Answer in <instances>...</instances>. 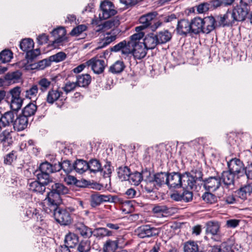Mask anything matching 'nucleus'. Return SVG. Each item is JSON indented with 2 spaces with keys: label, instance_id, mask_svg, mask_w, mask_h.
<instances>
[{
  "label": "nucleus",
  "instance_id": "obj_1",
  "mask_svg": "<svg viewBox=\"0 0 252 252\" xmlns=\"http://www.w3.org/2000/svg\"><path fill=\"white\" fill-rule=\"evenodd\" d=\"M49 185L50 191L47 193L43 202V206L54 209L57 205L62 203L61 196L68 193L69 190L64 185L60 183L52 182Z\"/></svg>",
  "mask_w": 252,
  "mask_h": 252
},
{
  "label": "nucleus",
  "instance_id": "obj_2",
  "mask_svg": "<svg viewBox=\"0 0 252 252\" xmlns=\"http://www.w3.org/2000/svg\"><path fill=\"white\" fill-rule=\"evenodd\" d=\"M60 205H57L54 209H50L46 206H43V209L47 214L53 216L55 220L62 225H68L71 224L73 221L71 215L68 213L66 210L59 207Z\"/></svg>",
  "mask_w": 252,
  "mask_h": 252
},
{
  "label": "nucleus",
  "instance_id": "obj_3",
  "mask_svg": "<svg viewBox=\"0 0 252 252\" xmlns=\"http://www.w3.org/2000/svg\"><path fill=\"white\" fill-rule=\"evenodd\" d=\"M235 22L244 21L251 10L249 6V0H240L238 4L230 10Z\"/></svg>",
  "mask_w": 252,
  "mask_h": 252
},
{
  "label": "nucleus",
  "instance_id": "obj_4",
  "mask_svg": "<svg viewBox=\"0 0 252 252\" xmlns=\"http://www.w3.org/2000/svg\"><path fill=\"white\" fill-rule=\"evenodd\" d=\"M229 170L237 178L244 176L245 167L240 159L234 158L227 162Z\"/></svg>",
  "mask_w": 252,
  "mask_h": 252
},
{
  "label": "nucleus",
  "instance_id": "obj_5",
  "mask_svg": "<svg viewBox=\"0 0 252 252\" xmlns=\"http://www.w3.org/2000/svg\"><path fill=\"white\" fill-rule=\"evenodd\" d=\"M135 232L139 238H145L158 235L159 231L157 228L149 225H144L138 227Z\"/></svg>",
  "mask_w": 252,
  "mask_h": 252
},
{
  "label": "nucleus",
  "instance_id": "obj_6",
  "mask_svg": "<svg viewBox=\"0 0 252 252\" xmlns=\"http://www.w3.org/2000/svg\"><path fill=\"white\" fill-rule=\"evenodd\" d=\"M86 63L87 66L91 67L94 73L97 74L102 73L106 66L104 60L97 56L91 58Z\"/></svg>",
  "mask_w": 252,
  "mask_h": 252
},
{
  "label": "nucleus",
  "instance_id": "obj_7",
  "mask_svg": "<svg viewBox=\"0 0 252 252\" xmlns=\"http://www.w3.org/2000/svg\"><path fill=\"white\" fill-rule=\"evenodd\" d=\"M183 174L179 172L168 173L166 185L169 189H179L183 186Z\"/></svg>",
  "mask_w": 252,
  "mask_h": 252
},
{
  "label": "nucleus",
  "instance_id": "obj_8",
  "mask_svg": "<svg viewBox=\"0 0 252 252\" xmlns=\"http://www.w3.org/2000/svg\"><path fill=\"white\" fill-rule=\"evenodd\" d=\"M216 20L219 27L232 26L235 22L229 9H228L225 14L217 16Z\"/></svg>",
  "mask_w": 252,
  "mask_h": 252
},
{
  "label": "nucleus",
  "instance_id": "obj_9",
  "mask_svg": "<svg viewBox=\"0 0 252 252\" xmlns=\"http://www.w3.org/2000/svg\"><path fill=\"white\" fill-rule=\"evenodd\" d=\"M15 114L12 111H9L1 114L0 126L3 129H12Z\"/></svg>",
  "mask_w": 252,
  "mask_h": 252
},
{
  "label": "nucleus",
  "instance_id": "obj_10",
  "mask_svg": "<svg viewBox=\"0 0 252 252\" xmlns=\"http://www.w3.org/2000/svg\"><path fill=\"white\" fill-rule=\"evenodd\" d=\"M113 4L112 2L104 0L100 4V7L102 11L101 14L99 13V16L100 19H106L117 13V11L112 8Z\"/></svg>",
  "mask_w": 252,
  "mask_h": 252
},
{
  "label": "nucleus",
  "instance_id": "obj_11",
  "mask_svg": "<svg viewBox=\"0 0 252 252\" xmlns=\"http://www.w3.org/2000/svg\"><path fill=\"white\" fill-rule=\"evenodd\" d=\"M52 35L55 37V39L52 41L51 45L57 48L58 46L62 45L63 42L65 39L66 30L63 27H58L54 29L51 32Z\"/></svg>",
  "mask_w": 252,
  "mask_h": 252
},
{
  "label": "nucleus",
  "instance_id": "obj_12",
  "mask_svg": "<svg viewBox=\"0 0 252 252\" xmlns=\"http://www.w3.org/2000/svg\"><path fill=\"white\" fill-rule=\"evenodd\" d=\"M176 30L177 33L180 35L186 36L188 34H192L190 22L187 19L178 21Z\"/></svg>",
  "mask_w": 252,
  "mask_h": 252
},
{
  "label": "nucleus",
  "instance_id": "obj_13",
  "mask_svg": "<svg viewBox=\"0 0 252 252\" xmlns=\"http://www.w3.org/2000/svg\"><path fill=\"white\" fill-rule=\"evenodd\" d=\"M132 46H130L131 51H130V54H132L135 59L140 60L144 58L147 55V49L143 43L134 44L131 43Z\"/></svg>",
  "mask_w": 252,
  "mask_h": 252
},
{
  "label": "nucleus",
  "instance_id": "obj_14",
  "mask_svg": "<svg viewBox=\"0 0 252 252\" xmlns=\"http://www.w3.org/2000/svg\"><path fill=\"white\" fill-rule=\"evenodd\" d=\"M203 33L209 34L216 27H218L217 23L213 16H207L202 18Z\"/></svg>",
  "mask_w": 252,
  "mask_h": 252
},
{
  "label": "nucleus",
  "instance_id": "obj_15",
  "mask_svg": "<svg viewBox=\"0 0 252 252\" xmlns=\"http://www.w3.org/2000/svg\"><path fill=\"white\" fill-rule=\"evenodd\" d=\"M150 175V172L147 170V169L143 170L142 173L136 171L133 173H130L127 180L131 184L137 186L142 181L144 177L147 179Z\"/></svg>",
  "mask_w": 252,
  "mask_h": 252
},
{
  "label": "nucleus",
  "instance_id": "obj_16",
  "mask_svg": "<svg viewBox=\"0 0 252 252\" xmlns=\"http://www.w3.org/2000/svg\"><path fill=\"white\" fill-rule=\"evenodd\" d=\"M28 119L22 115L15 116L12 128L13 131H21L27 127Z\"/></svg>",
  "mask_w": 252,
  "mask_h": 252
},
{
  "label": "nucleus",
  "instance_id": "obj_17",
  "mask_svg": "<svg viewBox=\"0 0 252 252\" xmlns=\"http://www.w3.org/2000/svg\"><path fill=\"white\" fill-rule=\"evenodd\" d=\"M204 186L206 190L214 191L218 189L220 185V177H210L203 180Z\"/></svg>",
  "mask_w": 252,
  "mask_h": 252
},
{
  "label": "nucleus",
  "instance_id": "obj_18",
  "mask_svg": "<svg viewBox=\"0 0 252 252\" xmlns=\"http://www.w3.org/2000/svg\"><path fill=\"white\" fill-rule=\"evenodd\" d=\"M111 195L100 194L98 192H94L90 196V204L92 207H95L104 202L110 201Z\"/></svg>",
  "mask_w": 252,
  "mask_h": 252
},
{
  "label": "nucleus",
  "instance_id": "obj_19",
  "mask_svg": "<svg viewBox=\"0 0 252 252\" xmlns=\"http://www.w3.org/2000/svg\"><path fill=\"white\" fill-rule=\"evenodd\" d=\"M168 173L159 172L154 174L153 177H148L145 180L149 182V183H153L154 186H155L154 183L159 187H161L163 184L166 185L167 180Z\"/></svg>",
  "mask_w": 252,
  "mask_h": 252
},
{
  "label": "nucleus",
  "instance_id": "obj_20",
  "mask_svg": "<svg viewBox=\"0 0 252 252\" xmlns=\"http://www.w3.org/2000/svg\"><path fill=\"white\" fill-rule=\"evenodd\" d=\"M130 46H132L131 43H127V41L124 40L111 47L110 50L114 52L121 51L122 54L127 55L130 54V51H131Z\"/></svg>",
  "mask_w": 252,
  "mask_h": 252
},
{
  "label": "nucleus",
  "instance_id": "obj_21",
  "mask_svg": "<svg viewBox=\"0 0 252 252\" xmlns=\"http://www.w3.org/2000/svg\"><path fill=\"white\" fill-rule=\"evenodd\" d=\"M75 230L76 233L85 238H90L93 235L92 229L82 222L76 223L75 225Z\"/></svg>",
  "mask_w": 252,
  "mask_h": 252
},
{
  "label": "nucleus",
  "instance_id": "obj_22",
  "mask_svg": "<svg viewBox=\"0 0 252 252\" xmlns=\"http://www.w3.org/2000/svg\"><path fill=\"white\" fill-rule=\"evenodd\" d=\"M21 73L19 71L8 72L4 76V78H0V85L2 86L4 83H14L20 78Z\"/></svg>",
  "mask_w": 252,
  "mask_h": 252
},
{
  "label": "nucleus",
  "instance_id": "obj_23",
  "mask_svg": "<svg viewBox=\"0 0 252 252\" xmlns=\"http://www.w3.org/2000/svg\"><path fill=\"white\" fill-rule=\"evenodd\" d=\"M63 93L59 89H52L49 91L46 96V102L50 104H53L58 100L62 96Z\"/></svg>",
  "mask_w": 252,
  "mask_h": 252
},
{
  "label": "nucleus",
  "instance_id": "obj_24",
  "mask_svg": "<svg viewBox=\"0 0 252 252\" xmlns=\"http://www.w3.org/2000/svg\"><path fill=\"white\" fill-rule=\"evenodd\" d=\"M192 34H199L203 33L202 18L196 17L190 21Z\"/></svg>",
  "mask_w": 252,
  "mask_h": 252
},
{
  "label": "nucleus",
  "instance_id": "obj_25",
  "mask_svg": "<svg viewBox=\"0 0 252 252\" xmlns=\"http://www.w3.org/2000/svg\"><path fill=\"white\" fill-rule=\"evenodd\" d=\"M0 133V142L5 146H11L13 143L11 133L13 132L12 129H5Z\"/></svg>",
  "mask_w": 252,
  "mask_h": 252
},
{
  "label": "nucleus",
  "instance_id": "obj_26",
  "mask_svg": "<svg viewBox=\"0 0 252 252\" xmlns=\"http://www.w3.org/2000/svg\"><path fill=\"white\" fill-rule=\"evenodd\" d=\"M144 45L147 49H154L158 44L155 34L151 33L147 34L144 39Z\"/></svg>",
  "mask_w": 252,
  "mask_h": 252
},
{
  "label": "nucleus",
  "instance_id": "obj_27",
  "mask_svg": "<svg viewBox=\"0 0 252 252\" xmlns=\"http://www.w3.org/2000/svg\"><path fill=\"white\" fill-rule=\"evenodd\" d=\"M55 167H56L55 170H57V172L63 169L66 174H68L74 170V163L72 164L70 160H65L63 162L55 163Z\"/></svg>",
  "mask_w": 252,
  "mask_h": 252
},
{
  "label": "nucleus",
  "instance_id": "obj_28",
  "mask_svg": "<svg viewBox=\"0 0 252 252\" xmlns=\"http://www.w3.org/2000/svg\"><path fill=\"white\" fill-rule=\"evenodd\" d=\"M79 242L78 236L73 233L69 232L67 234L64 238V246H66L68 248H73Z\"/></svg>",
  "mask_w": 252,
  "mask_h": 252
},
{
  "label": "nucleus",
  "instance_id": "obj_29",
  "mask_svg": "<svg viewBox=\"0 0 252 252\" xmlns=\"http://www.w3.org/2000/svg\"><path fill=\"white\" fill-rule=\"evenodd\" d=\"M236 176L229 170L228 171H223L221 176L220 177L223 184L227 186H233L234 185V177Z\"/></svg>",
  "mask_w": 252,
  "mask_h": 252
},
{
  "label": "nucleus",
  "instance_id": "obj_30",
  "mask_svg": "<svg viewBox=\"0 0 252 252\" xmlns=\"http://www.w3.org/2000/svg\"><path fill=\"white\" fill-rule=\"evenodd\" d=\"M38 182L46 186L53 182V178L50 174L36 170L34 173Z\"/></svg>",
  "mask_w": 252,
  "mask_h": 252
},
{
  "label": "nucleus",
  "instance_id": "obj_31",
  "mask_svg": "<svg viewBox=\"0 0 252 252\" xmlns=\"http://www.w3.org/2000/svg\"><path fill=\"white\" fill-rule=\"evenodd\" d=\"M123 241V238L119 239L117 240L112 241L111 240H108L105 242L104 247L103 251L104 252H114L119 247V244L121 243V242Z\"/></svg>",
  "mask_w": 252,
  "mask_h": 252
},
{
  "label": "nucleus",
  "instance_id": "obj_32",
  "mask_svg": "<svg viewBox=\"0 0 252 252\" xmlns=\"http://www.w3.org/2000/svg\"><path fill=\"white\" fill-rule=\"evenodd\" d=\"M206 233L212 235H217L220 232V225L218 222L210 221L206 224Z\"/></svg>",
  "mask_w": 252,
  "mask_h": 252
},
{
  "label": "nucleus",
  "instance_id": "obj_33",
  "mask_svg": "<svg viewBox=\"0 0 252 252\" xmlns=\"http://www.w3.org/2000/svg\"><path fill=\"white\" fill-rule=\"evenodd\" d=\"M158 44L165 43L170 40L171 33L167 30H164L155 34Z\"/></svg>",
  "mask_w": 252,
  "mask_h": 252
},
{
  "label": "nucleus",
  "instance_id": "obj_34",
  "mask_svg": "<svg viewBox=\"0 0 252 252\" xmlns=\"http://www.w3.org/2000/svg\"><path fill=\"white\" fill-rule=\"evenodd\" d=\"M93 235L98 238H102L105 236H110L113 235V231L108 230L105 227H98L95 228L92 231Z\"/></svg>",
  "mask_w": 252,
  "mask_h": 252
},
{
  "label": "nucleus",
  "instance_id": "obj_35",
  "mask_svg": "<svg viewBox=\"0 0 252 252\" xmlns=\"http://www.w3.org/2000/svg\"><path fill=\"white\" fill-rule=\"evenodd\" d=\"M45 185L38 181H34L29 183V189L33 192L43 194L46 189Z\"/></svg>",
  "mask_w": 252,
  "mask_h": 252
},
{
  "label": "nucleus",
  "instance_id": "obj_36",
  "mask_svg": "<svg viewBox=\"0 0 252 252\" xmlns=\"http://www.w3.org/2000/svg\"><path fill=\"white\" fill-rule=\"evenodd\" d=\"M56 169V167H55V164L53 165L47 161H45L41 163L38 169L36 170L50 174L51 173L56 172L57 170H55Z\"/></svg>",
  "mask_w": 252,
  "mask_h": 252
},
{
  "label": "nucleus",
  "instance_id": "obj_37",
  "mask_svg": "<svg viewBox=\"0 0 252 252\" xmlns=\"http://www.w3.org/2000/svg\"><path fill=\"white\" fill-rule=\"evenodd\" d=\"M183 186L192 189L195 185V183L197 182L193 176L191 175L190 173L185 172L183 174Z\"/></svg>",
  "mask_w": 252,
  "mask_h": 252
},
{
  "label": "nucleus",
  "instance_id": "obj_38",
  "mask_svg": "<svg viewBox=\"0 0 252 252\" xmlns=\"http://www.w3.org/2000/svg\"><path fill=\"white\" fill-rule=\"evenodd\" d=\"M76 83L78 87H86L88 86L91 82V77L88 74L78 75L76 77Z\"/></svg>",
  "mask_w": 252,
  "mask_h": 252
},
{
  "label": "nucleus",
  "instance_id": "obj_39",
  "mask_svg": "<svg viewBox=\"0 0 252 252\" xmlns=\"http://www.w3.org/2000/svg\"><path fill=\"white\" fill-rule=\"evenodd\" d=\"M74 170L79 173H83L88 170V162L83 159H77L74 163Z\"/></svg>",
  "mask_w": 252,
  "mask_h": 252
},
{
  "label": "nucleus",
  "instance_id": "obj_40",
  "mask_svg": "<svg viewBox=\"0 0 252 252\" xmlns=\"http://www.w3.org/2000/svg\"><path fill=\"white\" fill-rule=\"evenodd\" d=\"M126 65L122 61H117L109 67V72L113 74H119L124 71Z\"/></svg>",
  "mask_w": 252,
  "mask_h": 252
},
{
  "label": "nucleus",
  "instance_id": "obj_41",
  "mask_svg": "<svg viewBox=\"0 0 252 252\" xmlns=\"http://www.w3.org/2000/svg\"><path fill=\"white\" fill-rule=\"evenodd\" d=\"M116 39V35L111 34L110 32L106 33L104 38L102 39L101 41L99 42L97 49H101L107 46L111 42L115 41Z\"/></svg>",
  "mask_w": 252,
  "mask_h": 252
},
{
  "label": "nucleus",
  "instance_id": "obj_42",
  "mask_svg": "<svg viewBox=\"0 0 252 252\" xmlns=\"http://www.w3.org/2000/svg\"><path fill=\"white\" fill-rule=\"evenodd\" d=\"M37 110V106L33 103H30L27 105L22 111V115L28 117L33 116Z\"/></svg>",
  "mask_w": 252,
  "mask_h": 252
},
{
  "label": "nucleus",
  "instance_id": "obj_43",
  "mask_svg": "<svg viewBox=\"0 0 252 252\" xmlns=\"http://www.w3.org/2000/svg\"><path fill=\"white\" fill-rule=\"evenodd\" d=\"M157 13H149L147 14L143 15L139 18V22L145 27H148L152 24V21L155 18Z\"/></svg>",
  "mask_w": 252,
  "mask_h": 252
},
{
  "label": "nucleus",
  "instance_id": "obj_44",
  "mask_svg": "<svg viewBox=\"0 0 252 252\" xmlns=\"http://www.w3.org/2000/svg\"><path fill=\"white\" fill-rule=\"evenodd\" d=\"M168 208L166 205H156L152 209V212L158 216H164L165 215H168L170 213Z\"/></svg>",
  "mask_w": 252,
  "mask_h": 252
},
{
  "label": "nucleus",
  "instance_id": "obj_45",
  "mask_svg": "<svg viewBox=\"0 0 252 252\" xmlns=\"http://www.w3.org/2000/svg\"><path fill=\"white\" fill-rule=\"evenodd\" d=\"M101 163L99 161L96 159H92L88 162V170L91 172L95 173L99 172L101 169Z\"/></svg>",
  "mask_w": 252,
  "mask_h": 252
},
{
  "label": "nucleus",
  "instance_id": "obj_46",
  "mask_svg": "<svg viewBox=\"0 0 252 252\" xmlns=\"http://www.w3.org/2000/svg\"><path fill=\"white\" fill-rule=\"evenodd\" d=\"M117 174L120 180L122 181H126L128 179L130 171L127 166H121L118 169Z\"/></svg>",
  "mask_w": 252,
  "mask_h": 252
},
{
  "label": "nucleus",
  "instance_id": "obj_47",
  "mask_svg": "<svg viewBox=\"0 0 252 252\" xmlns=\"http://www.w3.org/2000/svg\"><path fill=\"white\" fill-rule=\"evenodd\" d=\"M33 41L31 38H26L23 39L20 44V47L21 49L26 52L33 49Z\"/></svg>",
  "mask_w": 252,
  "mask_h": 252
},
{
  "label": "nucleus",
  "instance_id": "obj_48",
  "mask_svg": "<svg viewBox=\"0 0 252 252\" xmlns=\"http://www.w3.org/2000/svg\"><path fill=\"white\" fill-rule=\"evenodd\" d=\"M91 248V241L90 240H82L78 245L77 251L79 252H90Z\"/></svg>",
  "mask_w": 252,
  "mask_h": 252
},
{
  "label": "nucleus",
  "instance_id": "obj_49",
  "mask_svg": "<svg viewBox=\"0 0 252 252\" xmlns=\"http://www.w3.org/2000/svg\"><path fill=\"white\" fill-rule=\"evenodd\" d=\"M38 90V86L37 85H33L25 92V96L26 97L30 99L36 97Z\"/></svg>",
  "mask_w": 252,
  "mask_h": 252
},
{
  "label": "nucleus",
  "instance_id": "obj_50",
  "mask_svg": "<svg viewBox=\"0 0 252 252\" xmlns=\"http://www.w3.org/2000/svg\"><path fill=\"white\" fill-rule=\"evenodd\" d=\"M184 250L185 252H196L198 250V246L194 241H188L185 244Z\"/></svg>",
  "mask_w": 252,
  "mask_h": 252
},
{
  "label": "nucleus",
  "instance_id": "obj_51",
  "mask_svg": "<svg viewBox=\"0 0 252 252\" xmlns=\"http://www.w3.org/2000/svg\"><path fill=\"white\" fill-rule=\"evenodd\" d=\"M38 90L44 93L47 90L51 85V81L47 79L44 78L39 80L38 82Z\"/></svg>",
  "mask_w": 252,
  "mask_h": 252
},
{
  "label": "nucleus",
  "instance_id": "obj_52",
  "mask_svg": "<svg viewBox=\"0 0 252 252\" xmlns=\"http://www.w3.org/2000/svg\"><path fill=\"white\" fill-rule=\"evenodd\" d=\"M12 53L8 49H5L0 53V61L2 63L9 62L12 58Z\"/></svg>",
  "mask_w": 252,
  "mask_h": 252
},
{
  "label": "nucleus",
  "instance_id": "obj_53",
  "mask_svg": "<svg viewBox=\"0 0 252 252\" xmlns=\"http://www.w3.org/2000/svg\"><path fill=\"white\" fill-rule=\"evenodd\" d=\"M51 61L49 59H44L43 60L39 61L36 64H30L31 66V69L38 68V69H43L46 67L50 65Z\"/></svg>",
  "mask_w": 252,
  "mask_h": 252
},
{
  "label": "nucleus",
  "instance_id": "obj_54",
  "mask_svg": "<svg viewBox=\"0 0 252 252\" xmlns=\"http://www.w3.org/2000/svg\"><path fill=\"white\" fill-rule=\"evenodd\" d=\"M202 198L206 203L212 204L217 201L216 195L210 192H205L202 196Z\"/></svg>",
  "mask_w": 252,
  "mask_h": 252
},
{
  "label": "nucleus",
  "instance_id": "obj_55",
  "mask_svg": "<svg viewBox=\"0 0 252 252\" xmlns=\"http://www.w3.org/2000/svg\"><path fill=\"white\" fill-rule=\"evenodd\" d=\"M17 156V152L16 151H11L4 157V163L7 165H11L13 161L16 160Z\"/></svg>",
  "mask_w": 252,
  "mask_h": 252
},
{
  "label": "nucleus",
  "instance_id": "obj_56",
  "mask_svg": "<svg viewBox=\"0 0 252 252\" xmlns=\"http://www.w3.org/2000/svg\"><path fill=\"white\" fill-rule=\"evenodd\" d=\"M26 53V59L28 63L32 62L38 56L40 55V51L39 49H32Z\"/></svg>",
  "mask_w": 252,
  "mask_h": 252
},
{
  "label": "nucleus",
  "instance_id": "obj_57",
  "mask_svg": "<svg viewBox=\"0 0 252 252\" xmlns=\"http://www.w3.org/2000/svg\"><path fill=\"white\" fill-rule=\"evenodd\" d=\"M23 99L22 98H11L10 108L13 111H17L22 107Z\"/></svg>",
  "mask_w": 252,
  "mask_h": 252
},
{
  "label": "nucleus",
  "instance_id": "obj_58",
  "mask_svg": "<svg viewBox=\"0 0 252 252\" xmlns=\"http://www.w3.org/2000/svg\"><path fill=\"white\" fill-rule=\"evenodd\" d=\"M112 167L111 165V162L110 161H106L103 167L101 166V169L99 172L103 173L104 177H109L112 173Z\"/></svg>",
  "mask_w": 252,
  "mask_h": 252
},
{
  "label": "nucleus",
  "instance_id": "obj_59",
  "mask_svg": "<svg viewBox=\"0 0 252 252\" xmlns=\"http://www.w3.org/2000/svg\"><path fill=\"white\" fill-rule=\"evenodd\" d=\"M119 25V21L118 20L112 19L109 20L105 21L102 25V30H108L112 27H117Z\"/></svg>",
  "mask_w": 252,
  "mask_h": 252
},
{
  "label": "nucleus",
  "instance_id": "obj_60",
  "mask_svg": "<svg viewBox=\"0 0 252 252\" xmlns=\"http://www.w3.org/2000/svg\"><path fill=\"white\" fill-rule=\"evenodd\" d=\"M144 33L143 32L136 33L130 36V39L127 41V43H133L134 44H141L139 42L140 39L143 37Z\"/></svg>",
  "mask_w": 252,
  "mask_h": 252
},
{
  "label": "nucleus",
  "instance_id": "obj_61",
  "mask_svg": "<svg viewBox=\"0 0 252 252\" xmlns=\"http://www.w3.org/2000/svg\"><path fill=\"white\" fill-rule=\"evenodd\" d=\"M66 57V54L63 52H60L55 55L50 57L51 62H60L64 60Z\"/></svg>",
  "mask_w": 252,
  "mask_h": 252
},
{
  "label": "nucleus",
  "instance_id": "obj_62",
  "mask_svg": "<svg viewBox=\"0 0 252 252\" xmlns=\"http://www.w3.org/2000/svg\"><path fill=\"white\" fill-rule=\"evenodd\" d=\"M87 30V27L84 25H80L73 29L70 32L72 36H78Z\"/></svg>",
  "mask_w": 252,
  "mask_h": 252
},
{
  "label": "nucleus",
  "instance_id": "obj_63",
  "mask_svg": "<svg viewBox=\"0 0 252 252\" xmlns=\"http://www.w3.org/2000/svg\"><path fill=\"white\" fill-rule=\"evenodd\" d=\"M78 85L76 82H67L65 86L63 88V91L66 93H68L73 91Z\"/></svg>",
  "mask_w": 252,
  "mask_h": 252
},
{
  "label": "nucleus",
  "instance_id": "obj_64",
  "mask_svg": "<svg viewBox=\"0 0 252 252\" xmlns=\"http://www.w3.org/2000/svg\"><path fill=\"white\" fill-rule=\"evenodd\" d=\"M226 247V243H222L220 245H214L213 246L211 247L210 250H209V252H225V251L222 249V248H224Z\"/></svg>",
  "mask_w": 252,
  "mask_h": 252
}]
</instances>
